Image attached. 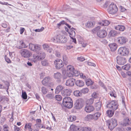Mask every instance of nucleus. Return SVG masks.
<instances>
[{
    "instance_id": "1",
    "label": "nucleus",
    "mask_w": 131,
    "mask_h": 131,
    "mask_svg": "<svg viewBox=\"0 0 131 131\" xmlns=\"http://www.w3.org/2000/svg\"><path fill=\"white\" fill-rule=\"evenodd\" d=\"M107 123L108 128L111 130H113L117 125V120L114 118L107 121Z\"/></svg>"
},
{
    "instance_id": "2",
    "label": "nucleus",
    "mask_w": 131,
    "mask_h": 131,
    "mask_svg": "<svg viewBox=\"0 0 131 131\" xmlns=\"http://www.w3.org/2000/svg\"><path fill=\"white\" fill-rule=\"evenodd\" d=\"M107 10L110 14H114L117 13L118 10V8L115 4L111 3L109 5Z\"/></svg>"
},
{
    "instance_id": "3",
    "label": "nucleus",
    "mask_w": 131,
    "mask_h": 131,
    "mask_svg": "<svg viewBox=\"0 0 131 131\" xmlns=\"http://www.w3.org/2000/svg\"><path fill=\"white\" fill-rule=\"evenodd\" d=\"M129 52V50L126 47H120L118 50V54L123 56L127 55Z\"/></svg>"
},
{
    "instance_id": "4",
    "label": "nucleus",
    "mask_w": 131,
    "mask_h": 131,
    "mask_svg": "<svg viewBox=\"0 0 131 131\" xmlns=\"http://www.w3.org/2000/svg\"><path fill=\"white\" fill-rule=\"evenodd\" d=\"M83 101L81 99H79L76 100L74 106V107L76 109H80L83 106Z\"/></svg>"
},
{
    "instance_id": "5",
    "label": "nucleus",
    "mask_w": 131,
    "mask_h": 131,
    "mask_svg": "<svg viewBox=\"0 0 131 131\" xmlns=\"http://www.w3.org/2000/svg\"><path fill=\"white\" fill-rule=\"evenodd\" d=\"M19 52L22 57L25 58H29L31 54V53L29 51L25 49L20 50Z\"/></svg>"
},
{
    "instance_id": "6",
    "label": "nucleus",
    "mask_w": 131,
    "mask_h": 131,
    "mask_svg": "<svg viewBox=\"0 0 131 131\" xmlns=\"http://www.w3.org/2000/svg\"><path fill=\"white\" fill-rule=\"evenodd\" d=\"M106 107L110 109L115 110L118 108V105L114 101H112L110 102L107 104Z\"/></svg>"
},
{
    "instance_id": "7",
    "label": "nucleus",
    "mask_w": 131,
    "mask_h": 131,
    "mask_svg": "<svg viewBox=\"0 0 131 131\" xmlns=\"http://www.w3.org/2000/svg\"><path fill=\"white\" fill-rule=\"evenodd\" d=\"M54 64L57 69H59L63 66L62 61L60 59H57L54 61Z\"/></svg>"
},
{
    "instance_id": "8",
    "label": "nucleus",
    "mask_w": 131,
    "mask_h": 131,
    "mask_svg": "<svg viewBox=\"0 0 131 131\" xmlns=\"http://www.w3.org/2000/svg\"><path fill=\"white\" fill-rule=\"evenodd\" d=\"M29 48L34 51H38L41 49V46L38 45H35L30 43L29 45Z\"/></svg>"
},
{
    "instance_id": "9",
    "label": "nucleus",
    "mask_w": 131,
    "mask_h": 131,
    "mask_svg": "<svg viewBox=\"0 0 131 131\" xmlns=\"http://www.w3.org/2000/svg\"><path fill=\"white\" fill-rule=\"evenodd\" d=\"M116 59L117 63L119 65H123L126 62L125 58L123 57L118 56L116 57Z\"/></svg>"
},
{
    "instance_id": "10",
    "label": "nucleus",
    "mask_w": 131,
    "mask_h": 131,
    "mask_svg": "<svg viewBox=\"0 0 131 131\" xmlns=\"http://www.w3.org/2000/svg\"><path fill=\"white\" fill-rule=\"evenodd\" d=\"M56 39L57 42L63 43L66 42L67 41V38L64 36L57 35L56 36Z\"/></svg>"
},
{
    "instance_id": "11",
    "label": "nucleus",
    "mask_w": 131,
    "mask_h": 131,
    "mask_svg": "<svg viewBox=\"0 0 131 131\" xmlns=\"http://www.w3.org/2000/svg\"><path fill=\"white\" fill-rule=\"evenodd\" d=\"M97 35L100 38H102L106 36L107 33L105 30H100L97 32Z\"/></svg>"
},
{
    "instance_id": "12",
    "label": "nucleus",
    "mask_w": 131,
    "mask_h": 131,
    "mask_svg": "<svg viewBox=\"0 0 131 131\" xmlns=\"http://www.w3.org/2000/svg\"><path fill=\"white\" fill-rule=\"evenodd\" d=\"M117 42L119 44L123 45L127 41V38L124 37H120L117 38Z\"/></svg>"
},
{
    "instance_id": "13",
    "label": "nucleus",
    "mask_w": 131,
    "mask_h": 131,
    "mask_svg": "<svg viewBox=\"0 0 131 131\" xmlns=\"http://www.w3.org/2000/svg\"><path fill=\"white\" fill-rule=\"evenodd\" d=\"M75 80V79L71 78L67 81L66 84L67 86H73L74 85Z\"/></svg>"
},
{
    "instance_id": "14",
    "label": "nucleus",
    "mask_w": 131,
    "mask_h": 131,
    "mask_svg": "<svg viewBox=\"0 0 131 131\" xmlns=\"http://www.w3.org/2000/svg\"><path fill=\"white\" fill-rule=\"evenodd\" d=\"M73 30H75L76 29L73 27L71 29H68L67 28H66V30L67 31H67L69 34L70 37H74L75 35V33Z\"/></svg>"
},
{
    "instance_id": "15",
    "label": "nucleus",
    "mask_w": 131,
    "mask_h": 131,
    "mask_svg": "<svg viewBox=\"0 0 131 131\" xmlns=\"http://www.w3.org/2000/svg\"><path fill=\"white\" fill-rule=\"evenodd\" d=\"M51 80V79L49 77H45L42 81V82L43 85H47L49 83V82Z\"/></svg>"
},
{
    "instance_id": "16",
    "label": "nucleus",
    "mask_w": 131,
    "mask_h": 131,
    "mask_svg": "<svg viewBox=\"0 0 131 131\" xmlns=\"http://www.w3.org/2000/svg\"><path fill=\"white\" fill-rule=\"evenodd\" d=\"M94 110V107L92 105L86 106L85 108V110L88 113L93 111Z\"/></svg>"
},
{
    "instance_id": "17",
    "label": "nucleus",
    "mask_w": 131,
    "mask_h": 131,
    "mask_svg": "<svg viewBox=\"0 0 131 131\" xmlns=\"http://www.w3.org/2000/svg\"><path fill=\"white\" fill-rule=\"evenodd\" d=\"M70 90L68 89L64 90L61 92L62 95L64 96H69L71 95Z\"/></svg>"
},
{
    "instance_id": "18",
    "label": "nucleus",
    "mask_w": 131,
    "mask_h": 131,
    "mask_svg": "<svg viewBox=\"0 0 131 131\" xmlns=\"http://www.w3.org/2000/svg\"><path fill=\"white\" fill-rule=\"evenodd\" d=\"M54 78L55 79H57L58 80L57 81L58 82H60V79L61 78V74L58 72L56 73H55L54 74Z\"/></svg>"
},
{
    "instance_id": "19",
    "label": "nucleus",
    "mask_w": 131,
    "mask_h": 131,
    "mask_svg": "<svg viewBox=\"0 0 131 131\" xmlns=\"http://www.w3.org/2000/svg\"><path fill=\"white\" fill-rule=\"evenodd\" d=\"M62 104L65 107L69 108H71L73 106L72 101L66 103H62Z\"/></svg>"
},
{
    "instance_id": "20",
    "label": "nucleus",
    "mask_w": 131,
    "mask_h": 131,
    "mask_svg": "<svg viewBox=\"0 0 131 131\" xmlns=\"http://www.w3.org/2000/svg\"><path fill=\"white\" fill-rule=\"evenodd\" d=\"M108 46L112 51H115L117 47V45L115 43H110Z\"/></svg>"
},
{
    "instance_id": "21",
    "label": "nucleus",
    "mask_w": 131,
    "mask_h": 131,
    "mask_svg": "<svg viewBox=\"0 0 131 131\" xmlns=\"http://www.w3.org/2000/svg\"><path fill=\"white\" fill-rule=\"evenodd\" d=\"M110 23L109 21L107 20H103L99 23V24L102 26H107Z\"/></svg>"
},
{
    "instance_id": "22",
    "label": "nucleus",
    "mask_w": 131,
    "mask_h": 131,
    "mask_svg": "<svg viewBox=\"0 0 131 131\" xmlns=\"http://www.w3.org/2000/svg\"><path fill=\"white\" fill-rule=\"evenodd\" d=\"M114 27L116 29L121 31H123L125 29V27L122 25H118L115 26Z\"/></svg>"
},
{
    "instance_id": "23",
    "label": "nucleus",
    "mask_w": 131,
    "mask_h": 131,
    "mask_svg": "<svg viewBox=\"0 0 131 131\" xmlns=\"http://www.w3.org/2000/svg\"><path fill=\"white\" fill-rule=\"evenodd\" d=\"M37 54L40 60L44 59L45 57V54L43 52H40Z\"/></svg>"
},
{
    "instance_id": "24",
    "label": "nucleus",
    "mask_w": 131,
    "mask_h": 131,
    "mask_svg": "<svg viewBox=\"0 0 131 131\" xmlns=\"http://www.w3.org/2000/svg\"><path fill=\"white\" fill-rule=\"evenodd\" d=\"M75 83L77 86L79 87H82L84 84V82L81 80H77L75 81Z\"/></svg>"
},
{
    "instance_id": "25",
    "label": "nucleus",
    "mask_w": 131,
    "mask_h": 131,
    "mask_svg": "<svg viewBox=\"0 0 131 131\" xmlns=\"http://www.w3.org/2000/svg\"><path fill=\"white\" fill-rule=\"evenodd\" d=\"M131 123V122L128 118H127L124 120L123 123V126H126L129 125Z\"/></svg>"
},
{
    "instance_id": "26",
    "label": "nucleus",
    "mask_w": 131,
    "mask_h": 131,
    "mask_svg": "<svg viewBox=\"0 0 131 131\" xmlns=\"http://www.w3.org/2000/svg\"><path fill=\"white\" fill-rule=\"evenodd\" d=\"M63 87L61 85L57 86L55 89V93L56 94H58L63 89Z\"/></svg>"
},
{
    "instance_id": "27",
    "label": "nucleus",
    "mask_w": 131,
    "mask_h": 131,
    "mask_svg": "<svg viewBox=\"0 0 131 131\" xmlns=\"http://www.w3.org/2000/svg\"><path fill=\"white\" fill-rule=\"evenodd\" d=\"M20 45L17 46V48L19 49H21L22 48H26L27 46L25 45L23 41H21L20 42Z\"/></svg>"
},
{
    "instance_id": "28",
    "label": "nucleus",
    "mask_w": 131,
    "mask_h": 131,
    "mask_svg": "<svg viewBox=\"0 0 131 131\" xmlns=\"http://www.w3.org/2000/svg\"><path fill=\"white\" fill-rule=\"evenodd\" d=\"M114 111L115 110L112 109L107 111L106 113L107 116L109 117H112L114 113Z\"/></svg>"
},
{
    "instance_id": "29",
    "label": "nucleus",
    "mask_w": 131,
    "mask_h": 131,
    "mask_svg": "<svg viewBox=\"0 0 131 131\" xmlns=\"http://www.w3.org/2000/svg\"><path fill=\"white\" fill-rule=\"evenodd\" d=\"M94 25V23L92 21L88 22L85 24V25L86 27L89 28L93 27Z\"/></svg>"
},
{
    "instance_id": "30",
    "label": "nucleus",
    "mask_w": 131,
    "mask_h": 131,
    "mask_svg": "<svg viewBox=\"0 0 131 131\" xmlns=\"http://www.w3.org/2000/svg\"><path fill=\"white\" fill-rule=\"evenodd\" d=\"M96 110L97 111H99L101 108V102H99L96 103L95 105Z\"/></svg>"
},
{
    "instance_id": "31",
    "label": "nucleus",
    "mask_w": 131,
    "mask_h": 131,
    "mask_svg": "<svg viewBox=\"0 0 131 131\" xmlns=\"http://www.w3.org/2000/svg\"><path fill=\"white\" fill-rule=\"evenodd\" d=\"M37 60H40L38 54H34L32 57V61L35 62Z\"/></svg>"
},
{
    "instance_id": "32",
    "label": "nucleus",
    "mask_w": 131,
    "mask_h": 131,
    "mask_svg": "<svg viewBox=\"0 0 131 131\" xmlns=\"http://www.w3.org/2000/svg\"><path fill=\"white\" fill-rule=\"evenodd\" d=\"M74 69L73 67L71 65H68L67 67V72H73Z\"/></svg>"
},
{
    "instance_id": "33",
    "label": "nucleus",
    "mask_w": 131,
    "mask_h": 131,
    "mask_svg": "<svg viewBox=\"0 0 131 131\" xmlns=\"http://www.w3.org/2000/svg\"><path fill=\"white\" fill-rule=\"evenodd\" d=\"M94 119L93 114H89L86 116L85 118V119L86 121H90Z\"/></svg>"
},
{
    "instance_id": "34",
    "label": "nucleus",
    "mask_w": 131,
    "mask_h": 131,
    "mask_svg": "<svg viewBox=\"0 0 131 131\" xmlns=\"http://www.w3.org/2000/svg\"><path fill=\"white\" fill-rule=\"evenodd\" d=\"M31 124L30 123H27L25 125V128L26 129L27 128L29 131H32V129L31 128Z\"/></svg>"
},
{
    "instance_id": "35",
    "label": "nucleus",
    "mask_w": 131,
    "mask_h": 131,
    "mask_svg": "<svg viewBox=\"0 0 131 131\" xmlns=\"http://www.w3.org/2000/svg\"><path fill=\"white\" fill-rule=\"evenodd\" d=\"M70 128L71 130L73 131H78L79 129V128L77 126L74 125H71Z\"/></svg>"
},
{
    "instance_id": "36",
    "label": "nucleus",
    "mask_w": 131,
    "mask_h": 131,
    "mask_svg": "<svg viewBox=\"0 0 131 131\" xmlns=\"http://www.w3.org/2000/svg\"><path fill=\"white\" fill-rule=\"evenodd\" d=\"M8 99L5 96L0 95V102H4L5 101H7Z\"/></svg>"
},
{
    "instance_id": "37",
    "label": "nucleus",
    "mask_w": 131,
    "mask_h": 131,
    "mask_svg": "<svg viewBox=\"0 0 131 131\" xmlns=\"http://www.w3.org/2000/svg\"><path fill=\"white\" fill-rule=\"evenodd\" d=\"M86 84L88 86H91L93 84L94 82L90 79H88L86 81Z\"/></svg>"
},
{
    "instance_id": "38",
    "label": "nucleus",
    "mask_w": 131,
    "mask_h": 131,
    "mask_svg": "<svg viewBox=\"0 0 131 131\" xmlns=\"http://www.w3.org/2000/svg\"><path fill=\"white\" fill-rule=\"evenodd\" d=\"M117 35L116 31L114 30H111L109 32V35L110 36H114Z\"/></svg>"
},
{
    "instance_id": "39",
    "label": "nucleus",
    "mask_w": 131,
    "mask_h": 131,
    "mask_svg": "<svg viewBox=\"0 0 131 131\" xmlns=\"http://www.w3.org/2000/svg\"><path fill=\"white\" fill-rule=\"evenodd\" d=\"M72 101L71 98L70 97H65L63 99L62 103H66Z\"/></svg>"
},
{
    "instance_id": "40",
    "label": "nucleus",
    "mask_w": 131,
    "mask_h": 131,
    "mask_svg": "<svg viewBox=\"0 0 131 131\" xmlns=\"http://www.w3.org/2000/svg\"><path fill=\"white\" fill-rule=\"evenodd\" d=\"M101 115V114L99 112L93 114L94 119L95 120H97L98 118Z\"/></svg>"
},
{
    "instance_id": "41",
    "label": "nucleus",
    "mask_w": 131,
    "mask_h": 131,
    "mask_svg": "<svg viewBox=\"0 0 131 131\" xmlns=\"http://www.w3.org/2000/svg\"><path fill=\"white\" fill-rule=\"evenodd\" d=\"M76 117L75 116L73 115H71L68 118V119L69 121L72 122L75 121Z\"/></svg>"
},
{
    "instance_id": "42",
    "label": "nucleus",
    "mask_w": 131,
    "mask_h": 131,
    "mask_svg": "<svg viewBox=\"0 0 131 131\" xmlns=\"http://www.w3.org/2000/svg\"><path fill=\"white\" fill-rule=\"evenodd\" d=\"M41 63L42 66H48L49 64L48 60L46 59L42 61Z\"/></svg>"
},
{
    "instance_id": "43",
    "label": "nucleus",
    "mask_w": 131,
    "mask_h": 131,
    "mask_svg": "<svg viewBox=\"0 0 131 131\" xmlns=\"http://www.w3.org/2000/svg\"><path fill=\"white\" fill-rule=\"evenodd\" d=\"M74 94L75 96L78 97L82 95L81 92L78 90L75 91L74 92Z\"/></svg>"
},
{
    "instance_id": "44",
    "label": "nucleus",
    "mask_w": 131,
    "mask_h": 131,
    "mask_svg": "<svg viewBox=\"0 0 131 131\" xmlns=\"http://www.w3.org/2000/svg\"><path fill=\"white\" fill-rule=\"evenodd\" d=\"M63 59L64 64L66 65H67L68 61V59L67 56L65 55H63Z\"/></svg>"
},
{
    "instance_id": "45",
    "label": "nucleus",
    "mask_w": 131,
    "mask_h": 131,
    "mask_svg": "<svg viewBox=\"0 0 131 131\" xmlns=\"http://www.w3.org/2000/svg\"><path fill=\"white\" fill-rule=\"evenodd\" d=\"M130 68L129 64H126L122 67V68L123 69L126 70H128Z\"/></svg>"
},
{
    "instance_id": "46",
    "label": "nucleus",
    "mask_w": 131,
    "mask_h": 131,
    "mask_svg": "<svg viewBox=\"0 0 131 131\" xmlns=\"http://www.w3.org/2000/svg\"><path fill=\"white\" fill-rule=\"evenodd\" d=\"M81 131H91V129L90 127H84L80 130Z\"/></svg>"
},
{
    "instance_id": "47",
    "label": "nucleus",
    "mask_w": 131,
    "mask_h": 131,
    "mask_svg": "<svg viewBox=\"0 0 131 131\" xmlns=\"http://www.w3.org/2000/svg\"><path fill=\"white\" fill-rule=\"evenodd\" d=\"M34 128L35 129H38L39 128H43V126H42L41 124H36L34 126Z\"/></svg>"
},
{
    "instance_id": "48",
    "label": "nucleus",
    "mask_w": 131,
    "mask_h": 131,
    "mask_svg": "<svg viewBox=\"0 0 131 131\" xmlns=\"http://www.w3.org/2000/svg\"><path fill=\"white\" fill-rule=\"evenodd\" d=\"M89 91V89L87 88H84L81 90V92L83 94L87 93Z\"/></svg>"
},
{
    "instance_id": "49",
    "label": "nucleus",
    "mask_w": 131,
    "mask_h": 131,
    "mask_svg": "<svg viewBox=\"0 0 131 131\" xmlns=\"http://www.w3.org/2000/svg\"><path fill=\"white\" fill-rule=\"evenodd\" d=\"M110 95L111 96L114 97H116L115 92V91L113 90H111L110 92Z\"/></svg>"
},
{
    "instance_id": "50",
    "label": "nucleus",
    "mask_w": 131,
    "mask_h": 131,
    "mask_svg": "<svg viewBox=\"0 0 131 131\" xmlns=\"http://www.w3.org/2000/svg\"><path fill=\"white\" fill-rule=\"evenodd\" d=\"M22 97L24 99H26L27 98V95L26 92H22Z\"/></svg>"
},
{
    "instance_id": "51",
    "label": "nucleus",
    "mask_w": 131,
    "mask_h": 131,
    "mask_svg": "<svg viewBox=\"0 0 131 131\" xmlns=\"http://www.w3.org/2000/svg\"><path fill=\"white\" fill-rule=\"evenodd\" d=\"M73 76H75L78 77L80 74L79 71L77 70H75L74 69L73 71Z\"/></svg>"
},
{
    "instance_id": "52",
    "label": "nucleus",
    "mask_w": 131,
    "mask_h": 131,
    "mask_svg": "<svg viewBox=\"0 0 131 131\" xmlns=\"http://www.w3.org/2000/svg\"><path fill=\"white\" fill-rule=\"evenodd\" d=\"M55 97L56 100L58 101H60L62 99L61 96L59 95H56Z\"/></svg>"
},
{
    "instance_id": "53",
    "label": "nucleus",
    "mask_w": 131,
    "mask_h": 131,
    "mask_svg": "<svg viewBox=\"0 0 131 131\" xmlns=\"http://www.w3.org/2000/svg\"><path fill=\"white\" fill-rule=\"evenodd\" d=\"M53 97V95L51 94H48L46 95V97L48 99H52Z\"/></svg>"
},
{
    "instance_id": "54",
    "label": "nucleus",
    "mask_w": 131,
    "mask_h": 131,
    "mask_svg": "<svg viewBox=\"0 0 131 131\" xmlns=\"http://www.w3.org/2000/svg\"><path fill=\"white\" fill-rule=\"evenodd\" d=\"M42 91L44 94H46L47 92L46 88L45 87H42L41 88Z\"/></svg>"
},
{
    "instance_id": "55",
    "label": "nucleus",
    "mask_w": 131,
    "mask_h": 131,
    "mask_svg": "<svg viewBox=\"0 0 131 131\" xmlns=\"http://www.w3.org/2000/svg\"><path fill=\"white\" fill-rule=\"evenodd\" d=\"M77 59L79 61H83L85 60V58L81 56L77 58Z\"/></svg>"
},
{
    "instance_id": "56",
    "label": "nucleus",
    "mask_w": 131,
    "mask_h": 131,
    "mask_svg": "<svg viewBox=\"0 0 131 131\" xmlns=\"http://www.w3.org/2000/svg\"><path fill=\"white\" fill-rule=\"evenodd\" d=\"M67 75L69 77H71L73 76V72H67Z\"/></svg>"
},
{
    "instance_id": "57",
    "label": "nucleus",
    "mask_w": 131,
    "mask_h": 131,
    "mask_svg": "<svg viewBox=\"0 0 131 131\" xmlns=\"http://www.w3.org/2000/svg\"><path fill=\"white\" fill-rule=\"evenodd\" d=\"M5 59L6 61L8 63H11V61L9 58L7 57L6 55H5Z\"/></svg>"
},
{
    "instance_id": "58",
    "label": "nucleus",
    "mask_w": 131,
    "mask_h": 131,
    "mask_svg": "<svg viewBox=\"0 0 131 131\" xmlns=\"http://www.w3.org/2000/svg\"><path fill=\"white\" fill-rule=\"evenodd\" d=\"M2 81L3 82L5 85L7 86V87H9L10 85V84L9 82L7 81H5L4 80H2Z\"/></svg>"
},
{
    "instance_id": "59",
    "label": "nucleus",
    "mask_w": 131,
    "mask_h": 131,
    "mask_svg": "<svg viewBox=\"0 0 131 131\" xmlns=\"http://www.w3.org/2000/svg\"><path fill=\"white\" fill-rule=\"evenodd\" d=\"M99 84L100 85V86H102V87H103L104 89H105V90L106 91L107 90V88H106V86L105 85H104V84L101 81L100 82H99Z\"/></svg>"
},
{
    "instance_id": "60",
    "label": "nucleus",
    "mask_w": 131,
    "mask_h": 131,
    "mask_svg": "<svg viewBox=\"0 0 131 131\" xmlns=\"http://www.w3.org/2000/svg\"><path fill=\"white\" fill-rule=\"evenodd\" d=\"M55 54L56 56L58 58H60L61 57V54L58 51L56 50L55 51Z\"/></svg>"
},
{
    "instance_id": "61",
    "label": "nucleus",
    "mask_w": 131,
    "mask_h": 131,
    "mask_svg": "<svg viewBox=\"0 0 131 131\" xmlns=\"http://www.w3.org/2000/svg\"><path fill=\"white\" fill-rule=\"evenodd\" d=\"M44 29V28L43 27H42L41 28L39 29H36L35 30L36 32H40L42 31Z\"/></svg>"
},
{
    "instance_id": "62",
    "label": "nucleus",
    "mask_w": 131,
    "mask_h": 131,
    "mask_svg": "<svg viewBox=\"0 0 131 131\" xmlns=\"http://www.w3.org/2000/svg\"><path fill=\"white\" fill-rule=\"evenodd\" d=\"M43 48L45 50H47L49 47V46L47 44H44L42 46Z\"/></svg>"
},
{
    "instance_id": "63",
    "label": "nucleus",
    "mask_w": 131,
    "mask_h": 131,
    "mask_svg": "<svg viewBox=\"0 0 131 131\" xmlns=\"http://www.w3.org/2000/svg\"><path fill=\"white\" fill-rule=\"evenodd\" d=\"M88 104H92L94 102V100L93 99L91 98L88 100Z\"/></svg>"
},
{
    "instance_id": "64",
    "label": "nucleus",
    "mask_w": 131,
    "mask_h": 131,
    "mask_svg": "<svg viewBox=\"0 0 131 131\" xmlns=\"http://www.w3.org/2000/svg\"><path fill=\"white\" fill-rule=\"evenodd\" d=\"M65 24V22L64 20H62L59 23L57 24V26L58 27H60L61 25Z\"/></svg>"
}]
</instances>
